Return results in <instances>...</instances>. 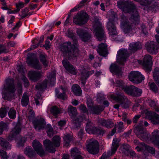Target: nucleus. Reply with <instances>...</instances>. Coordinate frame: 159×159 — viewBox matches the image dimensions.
<instances>
[{
	"label": "nucleus",
	"instance_id": "obj_13",
	"mask_svg": "<svg viewBox=\"0 0 159 159\" xmlns=\"http://www.w3.org/2000/svg\"><path fill=\"white\" fill-rule=\"evenodd\" d=\"M124 91L127 94L133 97H139L142 93L141 89L133 85L126 87L124 89Z\"/></svg>",
	"mask_w": 159,
	"mask_h": 159
},
{
	"label": "nucleus",
	"instance_id": "obj_3",
	"mask_svg": "<svg viewBox=\"0 0 159 159\" xmlns=\"http://www.w3.org/2000/svg\"><path fill=\"white\" fill-rule=\"evenodd\" d=\"M15 91L14 80L13 79H7L2 89V96L4 99L10 101L14 97Z\"/></svg>",
	"mask_w": 159,
	"mask_h": 159
},
{
	"label": "nucleus",
	"instance_id": "obj_27",
	"mask_svg": "<svg viewBox=\"0 0 159 159\" xmlns=\"http://www.w3.org/2000/svg\"><path fill=\"white\" fill-rule=\"evenodd\" d=\"M97 51L100 55L104 57H106L108 54L107 46L103 43L99 44Z\"/></svg>",
	"mask_w": 159,
	"mask_h": 159
},
{
	"label": "nucleus",
	"instance_id": "obj_36",
	"mask_svg": "<svg viewBox=\"0 0 159 159\" xmlns=\"http://www.w3.org/2000/svg\"><path fill=\"white\" fill-rule=\"evenodd\" d=\"M71 89L73 93L76 96H80L82 94L81 89L77 84H74L72 87Z\"/></svg>",
	"mask_w": 159,
	"mask_h": 159
},
{
	"label": "nucleus",
	"instance_id": "obj_4",
	"mask_svg": "<svg viewBox=\"0 0 159 159\" xmlns=\"http://www.w3.org/2000/svg\"><path fill=\"white\" fill-rule=\"evenodd\" d=\"M67 112L71 118L73 119V125L74 128H80L81 123L84 119L86 120H87V118L85 117L83 118L80 116L75 118L77 114V110L76 107L71 105H69L68 107Z\"/></svg>",
	"mask_w": 159,
	"mask_h": 159
},
{
	"label": "nucleus",
	"instance_id": "obj_33",
	"mask_svg": "<svg viewBox=\"0 0 159 159\" xmlns=\"http://www.w3.org/2000/svg\"><path fill=\"white\" fill-rule=\"evenodd\" d=\"M0 145L1 146L7 150L11 149V145L5 139L0 137Z\"/></svg>",
	"mask_w": 159,
	"mask_h": 159
},
{
	"label": "nucleus",
	"instance_id": "obj_46",
	"mask_svg": "<svg viewBox=\"0 0 159 159\" xmlns=\"http://www.w3.org/2000/svg\"><path fill=\"white\" fill-rule=\"evenodd\" d=\"M150 120L153 124H159V115L156 113H154L151 116Z\"/></svg>",
	"mask_w": 159,
	"mask_h": 159
},
{
	"label": "nucleus",
	"instance_id": "obj_23",
	"mask_svg": "<svg viewBox=\"0 0 159 159\" xmlns=\"http://www.w3.org/2000/svg\"><path fill=\"white\" fill-rule=\"evenodd\" d=\"M35 129L37 131H39L45 127L46 123L43 118L35 119L33 122Z\"/></svg>",
	"mask_w": 159,
	"mask_h": 159
},
{
	"label": "nucleus",
	"instance_id": "obj_43",
	"mask_svg": "<svg viewBox=\"0 0 159 159\" xmlns=\"http://www.w3.org/2000/svg\"><path fill=\"white\" fill-rule=\"evenodd\" d=\"M64 145L66 147L69 146L70 142L72 140V136L69 134L65 135L64 137Z\"/></svg>",
	"mask_w": 159,
	"mask_h": 159
},
{
	"label": "nucleus",
	"instance_id": "obj_50",
	"mask_svg": "<svg viewBox=\"0 0 159 159\" xmlns=\"http://www.w3.org/2000/svg\"><path fill=\"white\" fill-rule=\"evenodd\" d=\"M47 133L48 135L50 137H52L54 134L53 129L51 125H47Z\"/></svg>",
	"mask_w": 159,
	"mask_h": 159
},
{
	"label": "nucleus",
	"instance_id": "obj_19",
	"mask_svg": "<svg viewBox=\"0 0 159 159\" xmlns=\"http://www.w3.org/2000/svg\"><path fill=\"white\" fill-rule=\"evenodd\" d=\"M43 75V73L41 71L31 70L28 72L30 79L34 82H36L40 79Z\"/></svg>",
	"mask_w": 159,
	"mask_h": 159
},
{
	"label": "nucleus",
	"instance_id": "obj_61",
	"mask_svg": "<svg viewBox=\"0 0 159 159\" xmlns=\"http://www.w3.org/2000/svg\"><path fill=\"white\" fill-rule=\"evenodd\" d=\"M123 123L122 122H120L118 123L117 125L118 130L119 132H121L123 131L124 129V126Z\"/></svg>",
	"mask_w": 159,
	"mask_h": 159
},
{
	"label": "nucleus",
	"instance_id": "obj_25",
	"mask_svg": "<svg viewBox=\"0 0 159 159\" xmlns=\"http://www.w3.org/2000/svg\"><path fill=\"white\" fill-rule=\"evenodd\" d=\"M62 63L65 69L70 74L73 75L77 74V70L67 60H64Z\"/></svg>",
	"mask_w": 159,
	"mask_h": 159
},
{
	"label": "nucleus",
	"instance_id": "obj_11",
	"mask_svg": "<svg viewBox=\"0 0 159 159\" xmlns=\"http://www.w3.org/2000/svg\"><path fill=\"white\" fill-rule=\"evenodd\" d=\"M34 54L29 53L28 55L26 62L29 66L32 68L38 70L42 69V66L39 60L36 58L34 57Z\"/></svg>",
	"mask_w": 159,
	"mask_h": 159
},
{
	"label": "nucleus",
	"instance_id": "obj_47",
	"mask_svg": "<svg viewBox=\"0 0 159 159\" xmlns=\"http://www.w3.org/2000/svg\"><path fill=\"white\" fill-rule=\"evenodd\" d=\"M16 112L13 108H11L8 112L9 117L12 119H14L16 117Z\"/></svg>",
	"mask_w": 159,
	"mask_h": 159
},
{
	"label": "nucleus",
	"instance_id": "obj_9",
	"mask_svg": "<svg viewBox=\"0 0 159 159\" xmlns=\"http://www.w3.org/2000/svg\"><path fill=\"white\" fill-rule=\"evenodd\" d=\"M131 17L129 18V20L127 21L126 17L124 15H122L121 16V25L124 28V32L126 34L129 33L132 31V24H134L136 25L138 24L139 21H139L137 22H134L133 20L132 21H130L129 19Z\"/></svg>",
	"mask_w": 159,
	"mask_h": 159
},
{
	"label": "nucleus",
	"instance_id": "obj_34",
	"mask_svg": "<svg viewBox=\"0 0 159 159\" xmlns=\"http://www.w3.org/2000/svg\"><path fill=\"white\" fill-rule=\"evenodd\" d=\"M142 48V45L141 43L138 42L130 43L129 46V49L133 51H136L141 49Z\"/></svg>",
	"mask_w": 159,
	"mask_h": 159
},
{
	"label": "nucleus",
	"instance_id": "obj_10",
	"mask_svg": "<svg viewBox=\"0 0 159 159\" xmlns=\"http://www.w3.org/2000/svg\"><path fill=\"white\" fill-rule=\"evenodd\" d=\"M56 75L55 73L53 72L49 73L48 75V80H45L43 82L38 83L36 86V89L41 90L46 89L47 87V83L48 82L50 84H53L56 80Z\"/></svg>",
	"mask_w": 159,
	"mask_h": 159
},
{
	"label": "nucleus",
	"instance_id": "obj_32",
	"mask_svg": "<svg viewBox=\"0 0 159 159\" xmlns=\"http://www.w3.org/2000/svg\"><path fill=\"white\" fill-rule=\"evenodd\" d=\"M80 154V150L76 147L73 148L71 150V154L73 159H80L82 157Z\"/></svg>",
	"mask_w": 159,
	"mask_h": 159
},
{
	"label": "nucleus",
	"instance_id": "obj_28",
	"mask_svg": "<svg viewBox=\"0 0 159 159\" xmlns=\"http://www.w3.org/2000/svg\"><path fill=\"white\" fill-rule=\"evenodd\" d=\"M120 141V139H119L115 138L113 139L111 147V152L109 151L107 152L108 155L111 156L115 153L119 146Z\"/></svg>",
	"mask_w": 159,
	"mask_h": 159
},
{
	"label": "nucleus",
	"instance_id": "obj_64",
	"mask_svg": "<svg viewBox=\"0 0 159 159\" xmlns=\"http://www.w3.org/2000/svg\"><path fill=\"white\" fill-rule=\"evenodd\" d=\"M35 114L34 111L32 110H30L28 113V118L30 120L33 119L34 117Z\"/></svg>",
	"mask_w": 159,
	"mask_h": 159
},
{
	"label": "nucleus",
	"instance_id": "obj_56",
	"mask_svg": "<svg viewBox=\"0 0 159 159\" xmlns=\"http://www.w3.org/2000/svg\"><path fill=\"white\" fill-rule=\"evenodd\" d=\"M0 156L2 159H8V157L6 152L2 149H0Z\"/></svg>",
	"mask_w": 159,
	"mask_h": 159
},
{
	"label": "nucleus",
	"instance_id": "obj_39",
	"mask_svg": "<svg viewBox=\"0 0 159 159\" xmlns=\"http://www.w3.org/2000/svg\"><path fill=\"white\" fill-rule=\"evenodd\" d=\"M61 109L56 106L52 107L50 109L51 113L56 117L58 114L61 113Z\"/></svg>",
	"mask_w": 159,
	"mask_h": 159
},
{
	"label": "nucleus",
	"instance_id": "obj_16",
	"mask_svg": "<svg viewBox=\"0 0 159 159\" xmlns=\"http://www.w3.org/2000/svg\"><path fill=\"white\" fill-rule=\"evenodd\" d=\"M107 27L108 30L109 34L113 40H118L116 38L117 32L115 25V22L109 21L107 22Z\"/></svg>",
	"mask_w": 159,
	"mask_h": 159
},
{
	"label": "nucleus",
	"instance_id": "obj_52",
	"mask_svg": "<svg viewBox=\"0 0 159 159\" xmlns=\"http://www.w3.org/2000/svg\"><path fill=\"white\" fill-rule=\"evenodd\" d=\"M29 11V9L27 8L23 9L21 11V14L20 15L21 18L20 19H22L27 16L28 15V12Z\"/></svg>",
	"mask_w": 159,
	"mask_h": 159
},
{
	"label": "nucleus",
	"instance_id": "obj_44",
	"mask_svg": "<svg viewBox=\"0 0 159 159\" xmlns=\"http://www.w3.org/2000/svg\"><path fill=\"white\" fill-rule=\"evenodd\" d=\"M29 97L26 93H24L21 99V102L23 106H26L28 103Z\"/></svg>",
	"mask_w": 159,
	"mask_h": 159
},
{
	"label": "nucleus",
	"instance_id": "obj_45",
	"mask_svg": "<svg viewBox=\"0 0 159 159\" xmlns=\"http://www.w3.org/2000/svg\"><path fill=\"white\" fill-rule=\"evenodd\" d=\"M24 3L21 2H19L18 3H16V9L14 11H9L8 12V14L10 13H14L15 12L16 13H17L19 12L21 8L23 7H24Z\"/></svg>",
	"mask_w": 159,
	"mask_h": 159
},
{
	"label": "nucleus",
	"instance_id": "obj_2",
	"mask_svg": "<svg viewBox=\"0 0 159 159\" xmlns=\"http://www.w3.org/2000/svg\"><path fill=\"white\" fill-rule=\"evenodd\" d=\"M118 7L125 13L131 14L130 20L137 22L139 21V15L134 4L131 2L120 0L117 2Z\"/></svg>",
	"mask_w": 159,
	"mask_h": 159
},
{
	"label": "nucleus",
	"instance_id": "obj_60",
	"mask_svg": "<svg viewBox=\"0 0 159 159\" xmlns=\"http://www.w3.org/2000/svg\"><path fill=\"white\" fill-rule=\"evenodd\" d=\"M8 129L7 125L3 122H0V129L3 131Z\"/></svg>",
	"mask_w": 159,
	"mask_h": 159
},
{
	"label": "nucleus",
	"instance_id": "obj_55",
	"mask_svg": "<svg viewBox=\"0 0 159 159\" xmlns=\"http://www.w3.org/2000/svg\"><path fill=\"white\" fill-rule=\"evenodd\" d=\"M79 108L80 111L84 112L87 113L88 115V111L85 105L83 104H81L79 107Z\"/></svg>",
	"mask_w": 159,
	"mask_h": 159
},
{
	"label": "nucleus",
	"instance_id": "obj_6",
	"mask_svg": "<svg viewBox=\"0 0 159 159\" xmlns=\"http://www.w3.org/2000/svg\"><path fill=\"white\" fill-rule=\"evenodd\" d=\"M52 141L45 139L43 141V144L47 151L53 153L56 151L55 147H59L60 145L61 138L58 136H55L53 138Z\"/></svg>",
	"mask_w": 159,
	"mask_h": 159
},
{
	"label": "nucleus",
	"instance_id": "obj_5",
	"mask_svg": "<svg viewBox=\"0 0 159 159\" xmlns=\"http://www.w3.org/2000/svg\"><path fill=\"white\" fill-rule=\"evenodd\" d=\"M93 27L94 32L99 41L105 40L106 37L104 31V27L102 25L99 19L97 17H94Z\"/></svg>",
	"mask_w": 159,
	"mask_h": 159
},
{
	"label": "nucleus",
	"instance_id": "obj_7",
	"mask_svg": "<svg viewBox=\"0 0 159 159\" xmlns=\"http://www.w3.org/2000/svg\"><path fill=\"white\" fill-rule=\"evenodd\" d=\"M111 97L113 100L119 103L121 106L123 108H128L131 105V102L121 93H119L116 95H111Z\"/></svg>",
	"mask_w": 159,
	"mask_h": 159
},
{
	"label": "nucleus",
	"instance_id": "obj_29",
	"mask_svg": "<svg viewBox=\"0 0 159 159\" xmlns=\"http://www.w3.org/2000/svg\"><path fill=\"white\" fill-rule=\"evenodd\" d=\"M24 152L28 157L32 159L36 155V153L30 146L26 147L24 150Z\"/></svg>",
	"mask_w": 159,
	"mask_h": 159
},
{
	"label": "nucleus",
	"instance_id": "obj_41",
	"mask_svg": "<svg viewBox=\"0 0 159 159\" xmlns=\"http://www.w3.org/2000/svg\"><path fill=\"white\" fill-rule=\"evenodd\" d=\"M105 132L104 129H101V128L99 127H95L93 129V130L91 133L93 134L98 135H102Z\"/></svg>",
	"mask_w": 159,
	"mask_h": 159
},
{
	"label": "nucleus",
	"instance_id": "obj_51",
	"mask_svg": "<svg viewBox=\"0 0 159 159\" xmlns=\"http://www.w3.org/2000/svg\"><path fill=\"white\" fill-rule=\"evenodd\" d=\"M39 58L41 62L45 67H46L48 66V62L46 60L45 56L43 54H41L39 56Z\"/></svg>",
	"mask_w": 159,
	"mask_h": 159
},
{
	"label": "nucleus",
	"instance_id": "obj_15",
	"mask_svg": "<svg viewBox=\"0 0 159 159\" xmlns=\"http://www.w3.org/2000/svg\"><path fill=\"white\" fill-rule=\"evenodd\" d=\"M134 131L137 137L141 140L146 139L148 137V134L142 125L137 126L135 127Z\"/></svg>",
	"mask_w": 159,
	"mask_h": 159
},
{
	"label": "nucleus",
	"instance_id": "obj_40",
	"mask_svg": "<svg viewBox=\"0 0 159 159\" xmlns=\"http://www.w3.org/2000/svg\"><path fill=\"white\" fill-rule=\"evenodd\" d=\"M91 121H88L86 124L85 129L88 133L91 134L93 130L94 127H95Z\"/></svg>",
	"mask_w": 159,
	"mask_h": 159
},
{
	"label": "nucleus",
	"instance_id": "obj_38",
	"mask_svg": "<svg viewBox=\"0 0 159 159\" xmlns=\"http://www.w3.org/2000/svg\"><path fill=\"white\" fill-rule=\"evenodd\" d=\"M60 88L62 89V93L58 94L57 97L63 100H65L67 98L66 96V92L68 91V89L66 87H63L62 86H60Z\"/></svg>",
	"mask_w": 159,
	"mask_h": 159
},
{
	"label": "nucleus",
	"instance_id": "obj_42",
	"mask_svg": "<svg viewBox=\"0 0 159 159\" xmlns=\"http://www.w3.org/2000/svg\"><path fill=\"white\" fill-rule=\"evenodd\" d=\"M153 76L156 84L159 86V69L158 68H156L154 69Z\"/></svg>",
	"mask_w": 159,
	"mask_h": 159
},
{
	"label": "nucleus",
	"instance_id": "obj_57",
	"mask_svg": "<svg viewBox=\"0 0 159 159\" xmlns=\"http://www.w3.org/2000/svg\"><path fill=\"white\" fill-rule=\"evenodd\" d=\"M148 102L149 105L152 107L153 108H155L156 107L157 104L155 101L151 99L148 100Z\"/></svg>",
	"mask_w": 159,
	"mask_h": 159
},
{
	"label": "nucleus",
	"instance_id": "obj_53",
	"mask_svg": "<svg viewBox=\"0 0 159 159\" xmlns=\"http://www.w3.org/2000/svg\"><path fill=\"white\" fill-rule=\"evenodd\" d=\"M9 107H2L0 109V116L2 118L5 117L7 113V111Z\"/></svg>",
	"mask_w": 159,
	"mask_h": 159
},
{
	"label": "nucleus",
	"instance_id": "obj_58",
	"mask_svg": "<svg viewBox=\"0 0 159 159\" xmlns=\"http://www.w3.org/2000/svg\"><path fill=\"white\" fill-rule=\"evenodd\" d=\"M116 83L117 84L116 86H117L120 87L122 89H124H124L125 87H124L123 85V83L122 80H118L116 81Z\"/></svg>",
	"mask_w": 159,
	"mask_h": 159
},
{
	"label": "nucleus",
	"instance_id": "obj_26",
	"mask_svg": "<svg viewBox=\"0 0 159 159\" xmlns=\"http://www.w3.org/2000/svg\"><path fill=\"white\" fill-rule=\"evenodd\" d=\"M98 125L107 129H111L113 127L114 123L112 120L110 119H99L98 121Z\"/></svg>",
	"mask_w": 159,
	"mask_h": 159
},
{
	"label": "nucleus",
	"instance_id": "obj_14",
	"mask_svg": "<svg viewBox=\"0 0 159 159\" xmlns=\"http://www.w3.org/2000/svg\"><path fill=\"white\" fill-rule=\"evenodd\" d=\"M129 80L135 84L141 83L144 80V77L138 71L131 72L129 75Z\"/></svg>",
	"mask_w": 159,
	"mask_h": 159
},
{
	"label": "nucleus",
	"instance_id": "obj_18",
	"mask_svg": "<svg viewBox=\"0 0 159 159\" xmlns=\"http://www.w3.org/2000/svg\"><path fill=\"white\" fill-rule=\"evenodd\" d=\"M128 56L129 54L126 50L120 49L117 52V61L120 64L124 65Z\"/></svg>",
	"mask_w": 159,
	"mask_h": 159
},
{
	"label": "nucleus",
	"instance_id": "obj_35",
	"mask_svg": "<svg viewBox=\"0 0 159 159\" xmlns=\"http://www.w3.org/2000/svg\"><path fill=\"white\" fill-rule=\"evenodd\" d=\"M104 109V107L102 106H96L91 107V110L92 113L98 115Z\"/></svg>",
	"mask_w": 159,
	"mask_h": 159
},
{
	"label": "nucleus",
	"instance_id": "obj_48",
	"mask_svg": "<svg viewBox=\"0 0 159 159\" xmlns=\"http://www.w3.org/2000/svg\"><path fill=\"white\" fill-rule=\"evenodd\" d=\"M130 147L128 144H124L122 145L120 148V152L125 153L126 152H128Z\"/></svg>",
	"mask_w": 159,
	"mask_h": 159
},
{
	"label": "nucleus",
	"instance_id": "obj_12",
	"mask_svg": "<svg viewBox=\"0 0 159 159\" xmlns=\"http://www.w3.org/2000/svg\"><path fill=\"white\" fill-rule=\"evenodd\" d=\"M88 20V15L85 13H78L73 18V22L75 24L81 26L85 24Z\"/></svg>",
	"mask_w": 159,
	"mask_h": 159
},
{
	"label": "nucleus",
	"instance_id": "obj_62",
	"mask_svg": "<svg viewBox=\"0 0 159 159\" xmlns=\"http://www.w3.org/2000/svg\"><path fill=\"white\" fill-rule=\"evenodd\" d=\"M26 139L25 137H22L18 142V144L20 146H23L24 143L26 141Z\"/></svg>",
	"mask_w": 159,
	"mask_h": 159
},
{
	"label": "nucleus",
	"instance_id": "obj_59",
	"mask_svg": "<svg viewBox=\"0 0 159 159\" xmlns=\"http://www.w3.org/2000/svg\"><path fill=\"white\" fill-rule=\"evenodd\" d=\"M150 86L151 89L153 91L155 92H158V89L157 87L154 83H151L150 84Z\"/></svg>",
	"mask_w": 159,
	"mask_h": 159
},
{
	"label": "nucleus",
	"instance_id": "obj_20",
	"mask_svg": "<svg viewBox=\"0 0 159 159\" xmlns=\"http://www.w3.org/2000/svg\"><path fill=\"white\" fill-rule=\"evenodd\" d=\"M145 46L148 52L150 53L156 54L158 51V46L155 42H148L145 44Z\"/></svg>",
	"mask_w": 159,
	"mask_h": 159
},
{
	"label": "nucleus",
	"instance_id": "obj_37",
	"mask_svg": "<svg viewBox=\"0 0 159 159\" xmlns=\"http://www.w3.org/2000/svg\"><path fill=\"white\" fill-rule=\"evenodd\" d=\"M122 68L116 64H112L110 67V70L111 72L119 74L121 71Z\"/></svg>",
	"mask_w": 159,
	"mask_h": 159
},
{
	"label": "nucleus",
	"instance_id": "obj_54",
	"mask_svg": "<svg viewBox=\"0 0 159 159\" xmlns=\"http://www.w3.org/2000/svg\"><path fill=\"white\" fill-rule=\"evenodd\" d=\"M93 70H92L90 71H87L85 70H84L81 73V75L85 76L87 78L89 77V75H92L94 73Z\"/></svg>",
	"mask_w": 159,
	"mask_h": 159
},
{
	"label": "nucleus",
	"instance_id": "obj_17",
	"mask_svg": "<svg viewBox=\"0 0 159 159\" xmlns=\"http://www.w3.org/2000/svg\"><path fill=\"white\" fill-rule=\"evenodd\" d=\"M21 131V128L19 124H16V126L12 129L11 131L7 137V139L9 141H11L16 139L19 134Z\"/></svg>",
	"mask_w": 159,
	"mask_h": 159
},
{
	"label": "nucleus",
	"instance_id": "obj_63",
	"mask_svg": "<svg viewBox=\"0 0 159 159\" xmlns=\"http://www.w3.org/2000/svg\"><path fill=\"white\" fill-rule=\"evenodd\" d=\"M44 40V37L43 36H42L40 37V39L39 40V43L35 45H33L32 47V48L33 49L35 48H37L39 46V44L40 43H42L43 42Z\"/></svg>",
	"mask_w": 159,
	"mask_h": 159
},
{
	"label": "nucleus",
	"instance_id": "obj_22",
	"mask_svg": "<svg viewBox=\"0 0 159 159\" xmlns=\"http://www.w3.org/2000/svg\"><path fill=\"white\" fill-rule=\"evenodd\" d=\"M32 146L37 153L40 156H43L44 154V151L42 145L40 142L36 140L33 142Z\"/></svg>",
	"mask_w": 159,
	"mask_h": 159
},
{
	"label": "nucleus",
	"instance_id": "obj_8",
	"mask_svg": "<svg viewBox=\"0 0 159 159\" xmlns=\"http://www.w3.org/2000/svg\"><path fill=\"white\" fill-rule=\"evenodd\" d=\"M86 148L90 153L96 154L99 152V144L97 141L93 139L87 141Z\"/></svg>",
	"mask_w": 159,
	"mask_h": 159
},
{
	"label": "nucleus",
	"instance_id": "obj_24",
	"mask_svg": "<svg viewBox=\"0 0 159 159\" xmlns=\"http://www.w3.org/2000/svg\"><path fill=\"white\" fill-rule=\"evenodd\" d=\"M152 64V58L151 56L148 54L145 55L142 63L144 69L148 71H151Z\"/></svg>",
	"mask_w": 159,
	"mask_h": 159
},
{
	"label": "nucleus",
	"instance_id": "obj_21",
	"mask_svg": "<svg viewBox=\"0 0 159 159\" xmlns=\"http://www.w3.org/2000/svg\"><path fill=\"white\" fill-rule=\"evenodd\" d=\"M77 33L80 39L84 42L89 41L91 36L88 32L81 29H78Z\"/></svg>",
	"mask_w": 159,
	"mask_h": 159
},
{
	"label": "nucleus",
	"instance_id": "obj_30",
	"mask_svg": "<svg viewBox=\"0 0 159 159\" xmlns=\"http://www.w3.org/2000/svg\"><path fill=\"white\" fill-rule=\"evenodd\" d=\"M151 139L153 143L159 147V130H155L152 133Z\"/></svg>",
	"mask_w": 159,
	"mask_h": 159
},
{
	"label": "nucleus",
	"instance_id": "obj_1",
	"mask_svg": "<svg viewBox=\"0 0 159 159\" xmlns=\"http://www.w3.org/2000/svg\"><path fill=\"white\" fill-rule=\"evenodd\" d=\"M66 35L73 39L74 43L71 44L69 41L63 43L61 47L62 55L68 57L69 59L75 58L79 55L80 53L77 47L78 42L77 39L71 30H67Z\"/></svg>",
	"mask_w": 159,
	"mask_h": 159
},
{
	"label": "nucleus",
	"instance_id": "obj_31",
	"mask_svg": "<svg viewBox=\"0 0 159 159\" xmlns=\"http://www.w3.org/2000/svg\"><path fill=\"white\" fill-rule=\"evenodd\" d=\"M107 17L108 18L109 21H111L115 22L118 19L116 13L112 10H111L107 13Z\"/></svg>",
	"mask_w": 159,
	"mask_h": 159
},
{
	"label": "nucleus",
	"instance_id": "obj_49",
	"mask_svg": "<svg viewBox=\"0 0 159 159\" xmlns=\"http://www.w3.org/2000/svg\"><path fill=\"white\" fill-rule=\"evenodd\" d=\"M139 2L140 3L141 5L143 6L153 4L156 2L155 0H141V1Z\"/></svg>",
	"mask_w": 159,
	"mask_h": 159
}]
</instances>
